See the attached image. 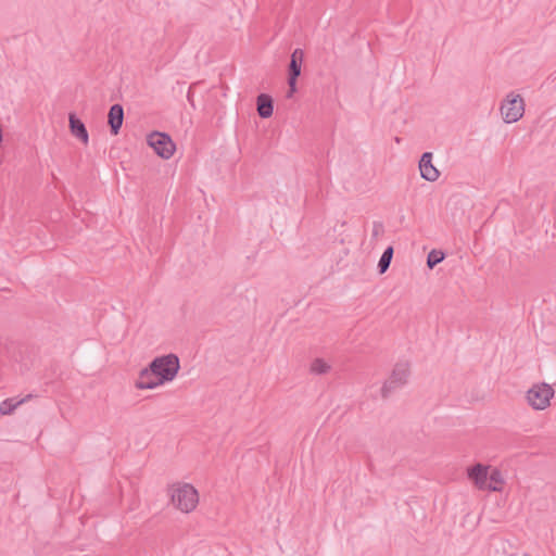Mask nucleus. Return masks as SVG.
<instances>
[{
    "instance_id": "nucleus-2",
    "label": "nucleus",
    "mask_w": 556,
    "mask_h": 556,
    "mask_svg": "<svg viewBox=\"0 0 556 556\" xmlns=\"http://www.w3.org/2000/svg\"><path fill=\"white\" fill-rule=\"evenodd\" d=\"M180 369L179 357L169 353L153 358L149 364V370L152 371L159 383L164 384L173 381Z\"/></svg>"
},
{
    "instance_id": "nucleus-14",
    "label": "nucleus",
    "mask_w": 556,
    "mask_h": 556,
    "mask_svg": "<svg viewBox=\"0 0 556 556\" xmlns=\"http://www.w3.org/2000/svg\"><path fill=\"white\" fill-rule=\"evenodd\" d=\"M33 397V394H27L26 396L16 400L15 397L5 399L0 403V414L1 415H10L12 414L17 406L23 403H26Z\"/></svg>"
},
{
    "instance_id": "nucleus-4",
    "label": "nucleus",
    "mask_w": 556,
    "mask_h": 556,
    "mask_svg": "<svg viewBox=\"0 0 556 556\" xmlns=\"http://www.w3.org/2000/svg\"><path fill=\"white\" fill-rule=\"evenodd\" d=\"M503 119L507 124L518 122L525 114V101L520 94L510 92L501 104Z\"/></svg>"
},
{
    "instance_id": "nucleus-22",
    "label": "nucleus",
    "mask_w": 556,
    "mask_h": 556,
    "mask_svg": "<svg viewBox=\"0 0 556 556\" xmlns=\"http://www.w3.org/2000/svg\"><path fill=\"white\" fill-rule=\"evenodd\" d=\"M523 556H529V555H527V554H526V555H523Z\"/></svg>"
},
{
    "instance_id": "nucleus-12",
    "label": "nucleus",
    "mask_w": 556,
    "mask_h": 556,
    "mask_svg": "<svg viewBox=\"0 0 556 556\" xmlns=\"http://www.w3.org/2000/svg\"><path fill=\"white\" fill-rule=\"evenodd\" d=\"M304 60V51L300 48H296L290 56V62L288 66V77L293 79H298L301 75V67Z\"/></svg>"
},
{
    "instance_id": "nucleus-5",
    "label": "nucleus",
    "mask_w": 556,
    "mask_h": 556,
    "mask_svg": "<svg viewBox=\"0 0 556 556\" xmlns=\"http://www.w3.org/2000/svg\"><path fill=\"white\" fill-rule=\"evenodd\" d=\"M554 393V389L549 384L542 382L530 388L527 391L526 399L533 409L542 410L549 406Z\"/></svg>"
},
{
    "instance_id": "nucleus-15",
    "label": "nucleus",
    "mask_w": 556,
    "mask_h": 556,
    "mask_svg": "<svg viewBox=\"0 0 556 556\" xmlns=\"http://www.w3.org/2000/svg\"><path fill=\"white\" fill-rule=\"evenodd\" d=\"M488 480L485 490H489L491 492H501L504 484V478L502 475V471L497 468H494L491 470V472H488Z\"/></svg>"
},
{
    "instance_id": "nucleus-7",
    "label": "nucleus",
    "mask_w": 556,
    "mask_h": 556,
    "mask_svg": "<svg viewBox=\"0 0 556 556\" xmlns=\"http://www.w3.org/2000/svg\"><path fill=\"white\" fill-rule=\"evenodd\" d=\"M419 169H420L421 177L431 182L435 181L440 176V172L432 164V153L431 152L422 153L420 161H419Z\"/></svg>"
},
{
    "instance_id": "nucleus-9",
    "label": "nucleus",
    "mask_w": 556,
    "mask_h": 556,
    "mask_svg": "<svg viewBox=\"0 0 556 556\" xmlns=\"http://www.w3.org/2000/svg\"><path fill=\"white\" fill-rule=\"evenodd\" d=\"M488 466L480 463L471 466L467 470L468 478L479 490H485L488 481Z\"/></svg>"
},
{
    "instance_id": "nucleus-20",
    "label": "nucleus",
    "mask_w": 556,
    "mask_h": 556,
    "mask_svg": "<svg viewBox=\"0 0 556 556\" xmlns=\"http://www.w3.org/2000/svg\"><path fill=\"white\" fill-rule=\"evenodd\" d=\"M296 81H298V79L292 80L291 78L288 77L289 89L286 94L287 98H291L293 96V93L296 91Z\"/></svg>"
},
{
    "instance_id": "nucleus-17",
    "label": "nucleus",
    "mask_w": 556,
    "mask_h": 556,
    "mask_svg": "<svg viewBox=\"0 0 556 556\" xmlns=\"http://www.w3.org/2000/svg\"><path fill=\"white\" fill-rule=\"evenodd\" d=\"M445 258V253L440 250H432L427 255V266L432 269Z\"/></svg>"
},
{
    "instance_id": "nucleus-8",
    "label": "nucleus",
    "mask_w": 556,
    "mask_h": 556,
    "mask_svg": "<svg viewBox=\"0 0 556 556\" xmlns=\"http://www.w3.org/2000/svg\"><path fill=\"white\" fill-rule=\"evenodd\" d=\"M124 122V109L122 104H113L108 114V124L110 126V132L113 136L118 135Z\"/></svg>"
},
{
    "instance_id": "nucleus-11",
    "label": "nucleus",
    "mask_w": 556,
    "mask_h": 556,
    "mask_svg": "<svg viewBox=\"0 0 556 556\" xmlns=\"http://www.w3.org/2000/svg\"><path fill=\"white\" fill-rule=\"evenodd\" d=\"M161 386L159 383V380L156 379L155 375L149 370V366L146 368H142L139 371V377L137 381L135 382V387L139 390H147V389H154L156 387Z\"/></svg>"
},
{
    "instance_id": "nucleus-1",
    "label": "nucleus",
    "mask_w": 556,
    "mask_h": 556,
    "mask_svg": "<svg viewBox=\"0 0 556 556\" xmlns=\"http://www.w3.org/2000/svg\"><path fill=\"white\" fill-rule=\"evenodd\" d=\"M172 504L182 513L192 511L199 503L195 488L189 483H175L168 488Z\"/></svg>"
},
{
    "instance_id": "nucleus-21",
    "label": "nucleus",
    "mask_w": 556,
    "mask_h": 556,
    "mask_svg": "<svg viewBox=\"0 0 556 556\" xmlns=\"http://www.w3.org/2000/svg\"><path fill=\"white\" fill-rule=\"evenodd\" d=\"M197 84H192L189 89H188V92H187V100L188 102L190 103V105L195 109V104H194V94H193V87L195 86Z\"/></svg>"
},
{
    "instance_id": "nucleus-10",
    "label": "nucleus",
    "mask_w": 556,
    "mask_h": 556,
    "mask_svg": "<svg viewBox=\"0 0 556 556\" xmlns=\"http://www.w3.org/2000/svg\"><path fill=\"white\" fill-rule=\"evenodd\" d=\"M71 134L79 139L84 144L88 143L89 136L84 122L75 113L68 114Z\"/></svg>"
},
{
    "instance_id": "nucleus-18",
    "label": "nucleus",
    "mask_w": 556,
    "mask_h": 556,
    "mask_svg": "<svg viewBox=\"0 0 556 556\" xmlns=\"http://www.w3.org/2000/svg\"><path fill=\"white\" fill-rule=\"evenodd\" d=\"M330 366L323 358H315L311 364V371L316 375H324L328 372Z\"/></svg>"
},
{
    "instance_id": "nucleus-13",
    "label": "nucleus",
    "mask_w": 556,
    "mask_h": 556,
    "mask_svg": "<svg viewBox=\"0 0 556 556\" xmlns=\"http://www.w3.org/2000/svg\"><path fill=\"white\" fill-rule=\"evenodd\" d=\"M256 111L261 118H268L274 112V100L267 93H260L256 98Z\"/></svg>"
},
{
    "instance_id": "nucleus-16",
    "label": "nucleus",
    "mask_w": 556,
    "mask_h": 556,
    "mask_svg": "<svg viewBox=\"0 0 556 556\" xmlns=\"http://www.w3.org/2000/svg\"><path fill=\"white\" fill-rule=\"evenodd\" d=\"M393 254H394V250H393L392 245H389L383 251V253L380 256V260L378 262V271H379V274H384L389 269L390 264H391L392 258H393Z\"/></svg>"
},
{
    "instance_id": "nucleus-19",
    "label": "nucleus",
    "mask_w": 556,
    "mask_h": 556,
    "mask_svg": "<svg viewBox=\"0 0 556 556\" xmlns=\"http://www.w3.org/2000/svg\"><path fill=\"white\" fill-rule=\"evenodd\" d=\"M384 232V226L381 222H374L372 223V232L371 238L372 240H378L379 237H381Z\"/></svg>"
},
{
    "instance_id": "nucleus-6",
    "label": "nucleus",
    "mask_w": 556,
    "mask_h": 556,
    "mask_svg": "<svg viewBox=\"0 0 556 556\" xmlns=\"http://www.w3.org/2000/svg\"><path fill=\"white\" fill-rule=\"evenodd\" d=\"M147 141L154 152L164 160L173 156L176 150V144L166 132L153 131L148 136Z\"/></svg>"
},
{
    "instance_id": "nucleus-3",
    "label": "nucleus",
    "mask_w": 556,
    "mask_h": 556,
    "mask_svg": "<svg viewBox=\"0 0 556 556\" xmlns=\"http://www.w3.org/2000/svg\"><path fill=\"white\" fill-rule=\"evenodd\" d=\"M409 376V364L406 362L396 363L389 379L381 388V396L388 399L393 391L407 383Z\"/></svg>"
}]
</instances>
